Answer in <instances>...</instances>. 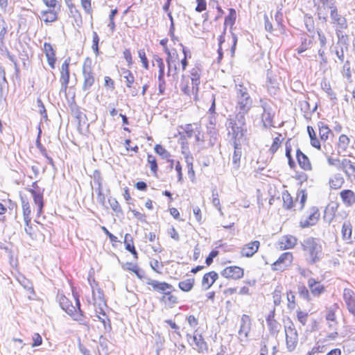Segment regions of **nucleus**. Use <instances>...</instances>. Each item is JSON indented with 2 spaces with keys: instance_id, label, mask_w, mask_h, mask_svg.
Returning a JSON list of instances; mask_svg holds the SVG:
<instances>
[{
  "instance_id": "nucleus-1",
  "label": "nucleus",
  "mask_w": 355,
  "mask_h": 355,
  "mask_svg": "<svg viewBox=\"0 0 355 355\" xmlns=\"http://www.w3.org/2000/svg\"><path fill=\"white\" fill-rule=\"evenodd\" d=\"M236 98V111L248 113L252 107V100L245 83L239 77L234 79Z\"/></svg>"
},
{
  "instance_id": "nucleus-2",
  "label": "nucleus",
  "mask_w": 355,
  "mask_h": 355,
  "mask_svg": "<svg viewBox=\"0 0 355 355\" xmlns=\"http://www.w3.org/2000/svg\"><path fill=\"white\" fill-rule=\"evenodd\" d=\"M247 113H241L237 111L234 116H230L226 126L228 135L234 141H240L247 131L245 115Z\"/></svg>"
},
{
  "instance_id": "nucleus-3",
  "label": "nucleus",
  "mask_w": 355,
  "mask_h": 355,
  "mask_svg": "<svg viewBox=\"0 0 355 355\" xmlns=\"http://www.w3.org/2000/svg\"><path fill=\"white\" fill-rule=\"evenodd\" d=\"M306 260L309 263H315L321 258L322 245L319 239L307 237L300 242Z\"/></svg>"
},
{
  "instance_id": "nucleus-4",
  "label": "nucleus",
  "mask_w": 355,
  "mask_h": 355,
  "mask_svg": "<svg viewBox=\"0 0 355 355\" xmlns=\"http://www.w3.org/2000/svg\"><path fill=\"white\" fill-rule=\"evenodd\" d=\"M73 296L76 306L72 305L69 299H67L64 295H59L58 296V300L61 308L69 315L73 317L75 320L80 322L83 320V313L80 307V304L78 296L74 293Z\"/></svg>"
},
{
  "instance_id": "nucleus-5",
  "label": "nucleus",
  "mask_w": 355,
  "mask_h": 355,
  "mask_svg": "<svg viewBox=\"0 0 355 355\" xmlns=\"http://www.w3.org/2000/svg\"><path fill=\"white\" fill-rule=\"evenodd\" d=\"M331 12L330 17L332 20V23L336 25V34L338 38V40L341 42L346 43L347 36L343 35V30L347 28V22L345 17L341 16L335 6H330Z\"/></svg>"
},
{
  "instance_id": "nucleus-6",
  "label": "nucleus",
  "mask_w": 355,
  "mask_h": 355,
  "mask_svg": "<svg viewBox=\"0 0 355 355\" xmlns=\"http://www.w3.org/2000/svg\"><path fill=\"white\" fill-rule=\"evenodd\" d=\"M83 90L89 93L90 88L95 83V76L92 68V61L87 58L83 65Z\"/></svg>"
},
{
  "instance_id": "nucleus-7",
  "label": "nucleus",
  "mask_w": 355,
  "mask_h": 355,
  "mask_svg": "<svg viewBox=\"0 0 355 355\" xmlns=\"http://www.w3.org/2000/svg\"><path fill=\"white\" fill-rule=\"evenodd\" d=\"M165 53L168 57L166 62L168 65V76H172L174 79L178 78V69L177 64L179 62L178 55L176 51L171 52L168 48H166Z\"/></svg>"
},
{
  "instance_id": "nucleus-8",
  "label": "nucleus",
  "mask_w": 355,
  "mask_h": 355,
  "mask_svg": "<svg viewBox=\"0 0 355 355\" xmlns=\"http://www.w3.org/2000/svg\"><path fill=\"white\" fill-rule=\"evenodd\" d=\"M286 346L289 351H293L298 342V335L292 322L290 325L285 327Z\"/></svg>"
},
{
  "instance_id": "nucleus-9",
  "label": "nucleus",
  "mask_w": 355,
  "mask_h": 355,
  "mask_svg": "<svg viewBox=\"0 0 355 355\" xmlns=\"http://www.w3.org/2000/svg\"><path fill=\"white\" fill-rule=\"evenodd\" d=\"M251 320L248 315H243L241 319L239 338L241 342H247L251 330Z\"/></svg>"
},
{
  "instance_id": "nucleus-10",
  "label": "nucleus",
  "mask_w": 355,
  "mask_h": 355,
  "mask_svg": "<svg viewBox=\"0 0 355 355\" xmlns=\"http://www.w3.org/2000/svg\"><path fill=\"white\" fill-rule=\"evenodd\" d=\"M293 259L291 252L283 253L279 259L272 264V267L274 270L283 271L291 266Z\"/></svg>"
},
{
  "instance_id": "nucleus-11",
  "label": "nucleus",
  "mask_w": 355,
  "mask_h": 355,
  "mask_svg": "<svg viewBox=\"0 0 355 355\" xmlns=\"http://www.w3.org/2000/svg\"><path fill=\"white\" fill-rule=\"evenodd\" d=\"M220 274L225 278L236 280L239 279L243 277L244 270L243 268L239 266H232L224 268L221 271Z\"/></svg>"
},
{
  "instance_id": "nucleus-12",
  "label": "nucleus",
  "mask_w": 355,
  "mask_h": 355,
  "mask_svg": "<svg viewBox=\"0 0 355 355\" xmlns=\"http://www.w3.org/2000/svg\"><path fill=\"white\" fill-rule=\"evenodd\" d=\"M343 299L349 312L355 316V293L349 288H345Z\"/></svg>"
},
{
  "instance_id": "nucleus-13",
  "label": "nucleus",
  "mask_w": 355,
  "mask_h": 355,
  "mask_svg": "<svg viewBox=\"0 0 355 355\" xmlns=\"http://www.w3.org/2000/svg\"><path fill=\"white\" fill-rule=\"evenodd\" d=\"M263 113L261 116V121L265 128H270L273 126L274 112L271 107L266 103L261 105Z\"/></svg>"
},
{
  "instance_id": "nucleus-14",
  "label": "nucleus",
  "mask_w": 355,
  "mask_h": 355,
  "mask_svg": "<svg viewBox=\"0 0 355 355\" xmlns=\"http://www.w3.org/2000/svg\"><path fill=\"white\" fill-rule=\"evenodd\" d=\"M187 337L189 344L195 350L202 352L207 349V344L200 334H195L193 336L187 334Z\"/></svg>"
},
{
  "instance_id": "nucleus-15",
  "label": "nucleus",
  "mask_w": 355,
  "mask_h": 355,
  "mask_svg": "<svg viewBox=\"0 0 355 355\" xmlns=\"http://www.w3.org/2000/svg\"><path fill=\"white\" fill-rule=\"evenodd\" d=\"M69 63L70 58L66 59L62 64L61 67V76H60V83L62 85L61 90L66 92L67 88L68 87L69 81Z\"/></svg>"
},
{
  "instance_id": "nucleus-16",
  "label": "nucleus",
  "mask_w": 355,
  "mask_h": 355,
  "mask_svg": "<svg viewBox=\"0 0 355 355\" xmlns=\"http://www.w3.org/2000/svg\"><path fill=\"white\" fill-rule=\"evenodd\" d=\"M320 217V213L318 209L315 207H313L310 209L309 215L304 219H302L300 221V226L302 227H308L315 225L318 220Z\"/></svg>"
},
{
  "instance_id": "nucleus-17",
  "label": "nucleus",
  "mask_w": 355,
  "mask_h": 355,
  "mask_svg": "<svg viewBox=\"0 0 355 355\" xmlns=\"http://www.w3.org/2000/svg\"><path fill=\"white\" fill-rule=\"evenodd\" d=\"M259 246V241H251L242 247L241 255L245 257H251L258 251Z\"/></svg>"
},
{
  "instance_id": "nucleus-18",
  "label": "nucleus",
  "mask_w": 355,
  "mask_h": 355,
  "mask_svg": "<svg viewBox=\"0 0 355 355\" xmlns=\"http://www.w3.org/2000/svg\"><path fill=\"white\" fill-rule=\"evenodd\" d=\"M147 284L153 287V290L163 295L168 290H172L173 286L166 282H160L157 280L148 279Z\"/></svg>"
},
{
  "instance_id": "nucleus-19",
  "label": "nucleus",
  "mask_w": 355,
  "mask_h": 355,
  "mask_svg": "<svg viewBox=\"0 0 355 355\" xmlns=\"http://www.w3.org/2000/svg\"><path fill=\"white\" fill-rule=\"evenodd\" d=\"M234 151L232 156V165L235 170L240 167V160L242 155L240 141H234Z\"/></svg>"
},
{
  "instance_id": "nucleus-20",
  "label": "nucleus",
  "mask_w": 355,
  "mask_h": 355,
  "mask_svg": "<svg viewBox=\"0 0 355 355\" xmlns=\"http://www.w3.org/2000/svg\"><path fill=\"white\" fill-rule=\"evenodd\" d=\"M28 191L31 193L33 198L34 203L37 206V216H40L42 214L44 207L42 193L41 192H37L33 189H30Z\"/></svg>"
},
{
  "instance_id": "nucleus-21",
  "label": "nucleus",
  "mask_w": 355,
  "mask_h": 355,
  "mask_svg": "<svg viewBox=\"0 0 355 355\" xmlns=\"http://www.w3.org/2000/svg\"><path fill=\"white\" fill-rule=\"evenodd\" d=\"M58 10L48 9L40 12V17L46 24L51 23L58 19Z\"/></svg>"
},
{
  "instance_id": "nucleus-22",
  "label": "nucleus",
  "mask_w": 355,
  "mask_h": 355,
  "mask_svg": "<svg viewBox=\"0 0 355 355\" xmlns=\"http://www.w3.org/2000/svg\"><path fill=\"white\" fill-rule=\"evenodd\" d=\"M297 239L291 235L282 236L279 241V246L282 250L293 248L297 244Z\"/></svg>"
},
{
  "instance_id": "nucleus-23",
  "label": "nucleus",
  "mask_w": 355,
  "mask_h": 355,
  "mask_svg": "<svg viewBox=\"0 0 355 355\" xmlns=\"http://www.w3.org/2000/svg\"><path fill=\"white\" fill-rule=\"evenodd\" d=\"M340 196L347 207H352L355 203V193L350 189L343 190L340 193Z\"/></svg>"
},
{
  "instance_id": "nucleus-24",
  "label": "nucleus",
  "mask_w": 355,
  "mask_h": 355,
  "mask_svg": "<svg viewBox=\"0 0 355 355\" xmlns=\"http://www.w3.org/2000/svg\"><path fill=\"white\" fill-rule=\"evenodd\" d=\"M201 70L198 67H196L191 70V85H193V91L198 92V87L200 84Z\"/></svg>"
},
{
  "instance_id": "nucleus-25",
  "label": "nucleus",
  "mask_w": 355,
  "mask_h": 355,
  "mask_svg": "<svg viewBox=\"0 0 355 355\" xmlns=\"http://www.w3.org/2000/svg\"><path fill=\"white\" fill-rule=\"evenodd\" d=\"M296 157L299 165L304 170L308 171L311 169V164L308 157L304 154L300 149L297 150Z\"/></svg>"
},
{
  "instance_id": "nucleus-26",
  "label": "nucleus",
  "mask_w": 355,
  "mask_h": 355,
  "mask_svg": "<svg viewBox=\"0 0 355 355\" xmlns=\"http://www.w3.org/2000/svg\"><path fill=\"white\" fill-rule=\"evenodd\" d=\"M338 169L343 171L349 175H355V166L350 159H342L340 164L338 166Z\"/></svg>"
},
{
  "instance_id": "nucleus-27",
  "label": "nucleus",
  "mask_w": 355,
  "mask_h": 355,
  "mask_svg": "<svg viewBox=\"0 0 355 355\" xmlns=\"http://www.w3.org/2000/svg\"><path fill=\"white\" fill-rule=\"evenodd\" d=\"M218 276V274L214 271H211L208 273H206L203 276V278L202 280V286L206 289L209 288L213 285V284L215 282V281L217 279Z\"/></svg>"
},
{
  "instance_id": "nucleus-28",
  "label": "nucleus",
  "mask_w": 355,
  "mask_h": 355,
  "mask_svg": "<svg viewBox=\"0 0 355 355\" xmlns=\"http://www.w3.org/2000/svg\"><path fill=\"white\" fill-rule=\"evenodd\" d=\"M308 286L314 295H319L324 291V286L320 282L316 281L313 278H310L308 280Z\"/></svg>"
},
{
  "instance_id": "nucleus-29",
  "label": "nucleus",
  "mask_w": 355,
  "mask_h": 355,
  "mask_svg": "<svg viewBox=\"0 0 355 355\" xmlns=\"http://www.w3.org/2000/svg\"><path fill=\"white\" fill-rule=\"evenodd\" d=\"M336 304L334 307H331L326 315V320L329 322V327L331 330H336V317L335 314V309H336Z\"/></svg>"
},
{
  "instance_id": "nucleus-30",
  "label": "nucleus",
  "mask_w": 355,
  "mask_h": 355,
  "mask_svg": "<svg viewBox=\"0 0 355 355\" xmlns=\"http://www.w3.org/2000/svg\"><path fill=\"white\" fill-rule=\"evenodd\" d=\"M121 76L125 79V85L128 88H131L135 82V77L132 73L125 68H121L120 71Z\"/></svg>"
},
{
  "instance_id": "nucleus-31",
  "label": "nucleus",
  "mask_w": 355,
  "mask_h": 355,
  "mask_svg": "<svg viewBox=\"0 0 355 355\" xmlns=\"http://www.w3.org/2000/svg\"><path fill=\"white\" fill-rule=\"evenodd\" d=\"M21 204H22V209H23V215H24V220L27 226H28L29 223H31V207L30 204L28 202V200L25 199H21Z\"/></svg>"
},
{
  "instance_id": "nucleus-32",
  "label": "nucleus",
  "mask_w": 355,
  "mask_h": 355,
  "mask_svg": "<svg viewBox=\"0 0 355 355\" xmlns=\"http://www.w3.org/2000/svg\"><path fill=\"white\" fill-rule=\"evenodd\" d=\"M94 284L95 286L92 284H90L92 290L93 300L94 303L98 302L99 304H101V302H103V293L101 288L98 287V285L94 280Z\"/></svg>"
},
{
  "instance_id": "nucleus-33",
  "label": "nucleus",
  "mask_w": 355,
  "mask_h": 355,
  "mask_svg": "<svg viewBox=\"0 0 355 355\" xmlns=\"http://www.w3.org/2000/svg\"><path fill=\"white\" fill-rule=\"evenodd\" d=\"M349 138L345 135H341L338 139V153L341 154L345 153L349 144Z\"/></svg>"
},
{
  "instance_id": "nucleus-34",
  "label": "nucleus",
  "mask_w": 355,
  "mask_h": 355,
  "mask_svg": "<svg viewBox=\"0 0 355 355\" xmlns=\"http://www.w3.org/2000/svg\"><path fill=\"white\" fill-rule=\"evenodd\" d=\"M344 182V178L340 174H336L333 178H330L329 181V186L332 189L341 188Z\"/></svg>"
},
{
  "instance_id": "nucleus-35",
  "label": "nucleus",
  "mask_w": 355,
  "mask_h": 355,
  "mask_svg": "<svg viewBox=\"0 0 355 355\" xmlns=\"http://www.w3.org/2000/svg\"><path fill=\"white\" fill-rule=\"evenodd\" d=\"M342 237L345 241H349L352 238V228L349 222L345 221L342 225Z\"/></svg>"
},
{
  "instance_id": "nucleus-36",
  "label": "nucleus",
  "mask_w": 355,
  "mask_h": 355,
  "mask_svg": "<svg viewBox=\"0 0 355 355\" xmlns=\"http://www.w3.org/2000/svg\"><path fill=\"white\" fill-rule=\"evenodd\" d=\"M319 127V135L321 140L327 141L329 138V134L331 133V130L329 127L322 122H320L318 124Z\"/></svg>"
},
{
  "instance_id": "nucleus-37",
  "label": "nucleus",
  "mask_w": 355,
  "mask_h": 355,
  "mask_svg": "<svg viewBox=\"0 0 355 355\" xmlns=\"http://www.w3.org/2000/svg\"><path fill=\"white\" fill-rule=\"evenodd\" d=\"M161 301L166 304L173 305L178 302V298L171 294V290H168L162 295Z\"/></svg>"
},
{
  "instance_id": "nucleus-38",
  "label": "nucleus",
  "mask_w": 355,
  "mask_h": 355,
  "mask_svg": "<svg viewBox=\"0 0 355 355\" xmlns=\"http://www.w3.org/2000/svg\"><path fill=\"white\" fill-rule=\"evenodd\" d=\"M194 279L189 278L182 281H180L178 284L179 288L184 292L190 291L194 285Z\"/></svg>"
},
{
  "instance_id": "nucleus-39",
  "label": "nucleus",
  "mask_w": 355,
  "mask_h": 355,
  "mask_svg": "<svg viewBox=\"0 0 355 355\" xmlns=\"http://www.w3.org/2000/svg\"><path fill=\"white\" fill-rule=\"evenodd\" d=\"M200 126V125L198 123L186 124L184 128L186 136L189 138L193 137L194 134L198 132V129Z\"/></svg>"
},
{
  "instance_id": "nucleus-40",
  "label": "nucleus",
  "mask_w": 355,
  "mask_h": 355,
  "mask_svg": "<svg viewBox=\"0 0 355 355\" xmlns=\"http://www.w3.org/2000/svg\"><path fill=\"white\" fill-rule=\"evenodd\" d=\"M337 206L329 205L326 207L324 213V219L328 223H331L334 218L335 211Z\"/></svg>"
},
{
  "instance_id": "nucleus-41",
  "label": "nucleus",
  "mask_w": 355,
  "mask_h": 355,
  "mask_svg": "<svg viewBox=\"0 0 355 355\" xmlns=\"http://www.w3.org/2000/svg\"><path fill=\"white\" fill-rule=\"evenodd\" d=\"M154 150L162 159H168V158L171 157L170 153L168 152L162 145H155Z\"/></svg>"
},
{
  "instance_id": "nucleus-42",
  "label": "nucleus",
  "mask_w": 355,
  "mask_h": 355,
  "mask_svg": "<svg viewBox=\"0 0 355 355\" xmlns=\"http://www.w3.org/2000/svg\"><path fill=\"white\" fill-rule=\"evenodd\" d=\"M230 12L228 16H227L225 19V25L233 26L235 23L236 19V12L234 8H230L229 10Z\"/></svg>"
},
{
  "instance_id": "nucleus-43",
  "label": "nucleus",
  "mask_w": 355,
  "mask_h": 355,
  "mask_svg": "<svg viewBox=\"0 0 355 355\" xmlns=\"http://www.w3.org/2000/svg\"><path fill=\"white\" fill-rule=\"evenodd\" d=\"M282 199L284 208L288 209L293 207V199L288 191H285L282 193Z\"/></svg>"
},
{
  "instance_id": "nucleus-44",
  "label": "nucleus",
  "mask_w": 355,
  "mask_h": 355,
  "mask_svg": "<svg viewBox=\"0 0 355 355\" xmlns=\"http://www.w3.org/2000/svg\"><path fill=\"white\" fill-rule=\"evenodd\" d=\"M322 89L327 94L331 99H336V94L333 92L329 83L322 81L321 83Z\"/></svg>"
},
{
  "instance_id": "nucleus-45",
  "label": "nucleus",
  "mask_w": 355,
  "mask_h": 355,
  "mask_svg": "<svg viewBox=\"0 0 355 355\" xmlns=\"http://www.w3.org/2000/svg\"><path fill=\"white\" fill-rule=\"evenodd\" d=\"M282 287L280 286H277L273 293H272V298H273V302L275 306H278L281 303V299H282Z\"/></svg>"
},
{
  "instance_id": "nucleus-46",
  "label": "nucleus",
  "mask_w": 355,
  "mask_h": 355,
  "mask_svg": "<svg viewBox=\"0 0 355 355\" xmlns=\"http://www.w3.org/2000/svg\"><path fill=\"white\" fill-rule=\"evenodd\" d=\"M147 161L150 165L151 171L154 175H156L158 166L155 157L152 155H148Z\"/></svg>"
},
{
  "instance_id": "nucleus-47",
  "label": "nucleus",
  "mask_w": 355,
  "mask_h": 355,
  "mask_svg": "<svg viewBox=\"0 0 355 355\" xmlns=\"http://www.w3.org/2000/svg\"><path fill=\"white\" fill-rule=\"evenodd\" d=\"M180 89L184 94L188 96H196L198 93V92L193 91V85L190 87L187 83H184V82L181 83Z\"/></svg>"
},
{
  "instance_id": "nucleus-48",
  "label": "nucleus",
  "mask_w": 355,
  "mask_h": 355,
  "mask_svg": "<svg viewBox=\"0 0 355 355\" xmlns=\"http://www.w3.org/2000/svg\"><path fill=\"white\" fill-rule=\"evenodd\" d=\"M212 204L219 211L220 214L223 215V213L221 209L218 194L216 190L212 191Z\"/></svg>"
},
{
  "instance_id": "nucleus-49",
  "label": "nucleus",
  "mask_w": 355,
  "mask_h": 355,
  "mask_svg": "<svg viewBox=\"0 0 355 355\" xmlns=\"http://www.w3.org/2000/svg\"><path fill=\"white\" fill-rule=\"evenodd\" d=\"M342 74L347 80L351 79L352 72H351L350 62L349 60L345 61V62L344 63L343 67V70H342Z\"/></svg>"
},
{
  "instance_id": "nucleus-50",
  "label": "nucleus",
  "mask_w": 355,
  "mask_h": 355,
  "mask_svg": "<svg viewBox=\"0 0 355 355\" xmlns=\"http://www.w3.org/2000/svg\"><path fill=\"white\" fill-rule=\"evenodd\" d=\"M281 137H282V135H278L277 137H276L273 139L272 144L270 148V151L272 154H274L275 153H276L277 150H278V148H279L280 144L282 143Z\"/></svg>"
},
{
  "instance_id": "nucleus-51",
  "label": "nucleus",
  "mask_w": 355,
  "mask_h": 355,
  "mask_svg": "<svg viewBox=\"0 0 355 355\" xmlns=\"http://www.w3.org/2000/svg\"><path fill=\"white\" fill-rule=\"evenodd\" d=\"M298 294L300 297L304 300L309 301V293L308 289L304 285H299L297 288Z\"/></svg>"
},
{
  "instance_id": "nucleus-52",
  "label": "nucleus",
  "mask_w": 355,
  "mask_h": 355,
  "mask_svg": "<svg viewBox=\"0 0 355 355\" xmlns=\"http://www.w3.org/2000/svg\"><path fill=\"white\" fill-rule=\"evenodd\" d=\"M98 43H99V37L96 32L94 31L92 34V48L94 52L96 55H98Z\"/></svg>"
},
{
  "instance_id": "nucleus-53",
  "label": "nucleus",
  "mask_w": 355,
  "mask_h": 355,
  "mask_svg": "<svg viewBox=\"0 0 355 355\" xmlns=\"http://www.w3.org/2000/svg\"><path fill=\"white\" fill-rule=\"evenodd\" d=\"M117 12V9H114L111 11L109 16L110 22L107 24V26L110 28L112 33H114V31H115V23L114 19Z\"/></svg>"
},
{
  "instance_id": "nucleus-54",
  "label": "nucleus",
  "mask_w": 355,
  "mask_h": 355,
  "mask_svg": "<svg viewBox=\"0 0 355 355\" xmlns=\"http://www.w3.org/2000/svg\"><path fill=\"white\" fill-rule=\"evenodd\" d=\"M42 2L49 9L60 10V5L58 3L57 0H42Z\"/></svg>"
},
{
  "instance_id": "nucleus-55",
  "label": "nucleus",
  "mask_w": 355,
  "mask_h": 355,
  "mask_svg": "<svg viewBox=\"0 0 355 355\" xmlns=\"http://www.w3.org/2000/svg\"><path fill=\"white\" fill-rule=\"evenodd\" d=\"M124 243L127 250H134L133 239L130 234H126L124 236Z\"/></svg>"
},
{
  "instance_id": "nucleus-56",
  "label": "nucleus",
  "mask_w": 355,
  "mask_h": 355,
  "mask_svg": "<svg viewBox=\"0 0 355 355\" xmlns=\"http://www.w3.org/2000/svg\"><path fill=\"white\" fill-rule=\"evenodd\" d=\"M97 185H98V196H97V200L99 203L101 205H104L105 202V197L102 193V184L100 181V180H97Z\"/></svg>"
},
{
  "instance_id": "nucleus-57",
  "label": "nucleus",
  "mask_w": 355,
  "mask_h": 355,
  "mask_svg": "<svg viewBox=\"0 0 355 355\" xmlns=\"http://www.w3.org/2000/svg\"><path fill=\"white\" fill-rule=\"evenodd\" d=\"M297 317L298 321L302 324H306L308 319V313L302 311L297 312Z\"/></svg>"
},
{
  "instance_id": "nucleus-58",
  "label": "nucleus",
  "mask_w": 355,
  "mask_h": 355,
  "mask_svg": "<svg viewBox=\"0 0 355 355\" xmlns=\"http://www.w3.org/2000/svg\"><path fill=\"white\" fill-rule=\"evenodd\" d=\"M295 295L292 291L287 293L288 306L290 309H294L295 306Z\"/></svg>"
},
{
  "instance_id": "nucleus-59",
  "label": "nucleus",
  "mask_w": 355,
  "mask_h": 355,
  "mask_svg": "<svg viewBox=\"0 0 355 355\" xmlns=\"http://www.w3.org/2000/svg\"><path fill=\"white\" fill-rule=\"evenodd\" d=\"M197 6L196 7V11L198 12H201L206 10L207 8V2L206 0H196Z\"/></svg>"
},
{
  "instance_id": "nucleus-60",
  "label": "nucleus",
  "mask_w": 355,
  "mask_h": 355,
  "mask_svg": "<svg viewBox=\"0 0 355 355\" xmlns=\"http://www.w3.org/2000/svg\"><path fill=\"white\" fill-rule=\"evenodd\" d=\"M299 198H300V202H299L300 209H302L304 206L305 202L306 200V198H307L306 193H305L304 191H300V193L297 195V199Z\"/></svg>"
},
{
  "instance_id": "nucleus-61",
  "label": "nucleus",
  "mask_w": 355,
  "mask_h": 355,
  "mask_svg": "<svg viewBox=\"0 0 355 355\" xmlns=\"http://www.w3.org/2000/svg\"><path fill=\"white\" fill-rule=\"evenodd\" d=\"M109 204L113 211L117 212L121 211L120 205L115 198H110L108 200Z\"/></svg>"
},
{
  "instance_id": "nucleus-62",
  "label": "nucleus",
  "mask_w": 355,
  "mask_h": 355,
  "mask_svg": "<svg viewBox=\"0 0 355 355\" xmlns=\"http://www.w3.org/2000/svg\"><path fill=\"white\" fill-rule=\"evenodd\" d=\"M44 51L45 53L46 57H49V55H55V51L53 49V46L49 43H46V42L44 43Z\"/></svg>"
},
{
  "instance_id": "nucleus-63",
  "label": "nucleus",
  "mask_w": 355,
  "mask_h": 355,
  "mask_svg": "<svg viewBox=\"0 0 355 355\" xmlns=\"http://www.w3.org/2000/svg\"><path fill=\"white\" fill-rule=\"evenodd\" d=\"M37 105H38V107H39V112H40V114L44 119H47L46 110V109L44 107V105L42 101H41V99L38 98L37 100Z\"/></svg>"
},
{
  "instance_id": "nucleus-64",
  "label": "nucleus",
  "mask_w": 355,
  "mask_h": 355,
  "mask_svg": "<svg viewBox=\"0 0 355 355\" xmlns=\"http://www.w3.org/2000/svg\"><path fill=\"white\" fill-rule=\"evenodd\" d=\"M33 343L32 344V347H37L42 345V338L41 336L35 333L33 335Z\"/></svg>"
}]
</instances>
